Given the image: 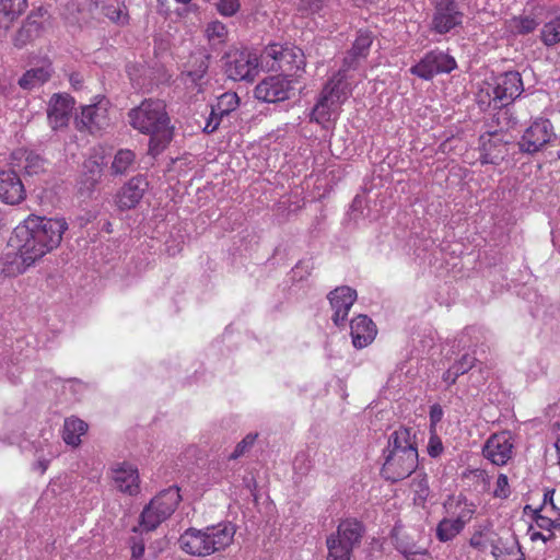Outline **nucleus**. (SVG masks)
Wrapping results in <instances>:
<instances>
[{
  "instance_id": "29",
  "label": "nucleus",
  "mask_w": 560,
  "mask_h": 560,
  "mask_svg": "<svg viewBox=\"0 0 560 560\" xmlns=\"http://www.w3.org/2000/svg\"><path fill=\"white\" fill-rule=\"evenodd\" d=\"M417 450L416 442L408 428L400 427L394 431L388 439L387 452Z\"/></svg>"
},
{
  "instance_id": "5",
  "label": "nucleus",
  "mask_w": 560,
  "mask_h": 560,
  "mask_svg": "<svg viewBox=\"0 0 560 560\" xmlns=\"http://www.w3.org/2000/svg\"><path fill=\"white\" fill-rule=\"evenodd\" d=\"M262 57L273 60L271 68L282 71L283 75H288V78H300L306 66L303 50L292 45H268L264 50Z\"/></svg>"
},
{
  "instance_id": "37",
  "label": "nucleus",
  "mask_w": 560,
  "mask_h": 560,
  "mask_svg": "<svg viewBox=\"0 0 560 560\" xmlns=\"http://www.w3.org/2000/svg\"><path fill=\"white\" fill-rule=\"evenodd\" d=\"M415 493L413 501L418 505H424L430 494L428 478L425 476H417L411 483Z\"/></svg>"
},
{
  "instance_id": "38",
  "label": "nucleus",
  "mask_w": 560,
  "mask_h": 560,
  "mask_svg": "<svg viewBox=\"0 0 560 560\" xmlns=\"http://www.w3.org/2000/svg\"><path fill=\"white\" fill-rule=\"evenodd\" d=\"M541 40L547 46H552L560 42V20L556 19L546 23L541 30Z\"/></svg>"
},
{
  "instance_id": "4",
  "label": "nucleus",
  "mask_w": 560,
  "mask_h": 560,
  "mask_svg": "<svg viewBox=\"0 0 560 560\" xmlns=\"http://www.w3.org/2000/svg\"><path fill=\"white\" fill-rule=\"evenodd\" d=\"M180 500L179 488L175 486L159 492L140 515L141 528L147 532L154 530L175 512Z\"/></svg>"
},
{
  "instance_id": "41",
  "label": "nucleus",
  "mask_w": 560,
  "mask_h": 560,
  "mask_svg": "<svg viewBox=\"0 0 560 560\" xmlns=\"http://www.w3.org/2000/svg\"><path fill=\"white\" fill-rule=\"evenodd\" d=\"M537 26L538 22L532 16H518L513 19V27L517 34H529Z\"/></svg>"
},
{
  "instance_id": "43",
  "label": "nucleus",
  "mask_w": 560,
  "mask_h": 560,
  "mask_svg": "<svg viewBox=\"0 0 560 560\" xmlns=\"http://www.w3.org/2000/svg\"><path fill=\"white\" fill-rule=\"evenodd\" d=\"M555 489L547 490L544 494L542 504L539 506L547 514L560 517V508L553 501Z\"/></svg>"
},
{
  "instance_id": "32",
  "label": "nucleus",
  "mask_w": 560,
  "mask_h": 560,
  "mask_svg": "<svg viewBox=\"0 0 560 560\" xmlns=\"http://www.w3.org/2000/svg\"><path fill=\"white\" fill-rule=\"evenodd\" d=\"M328 549L327 560H351L353 548L342 542L334 535H329L326 539Z\"/></svg>"
},
{
  "instance_id": "26",
  "label": "nucleus",
  "mask_w": 560,
  "mask_h": 560,
  "mask_svg": "<svg viewBox=\"0 0 560 560\" xmlns=\"http://www.w3.org/2000/svg\"><path fill=\"white\" fill-rule=\"evenodd\" d=\"M393 538L397 550L406 558L427 555V548L419 544L415 534L407 533L401 528H395Z\"/></svg>"
},
{
  "instance_id": "62",
  "label": "nucleus",
  "mask_w": 560,
  "mask_h": 560,
  "mask_svg": "<svg viewBox=\"0 0 560 560\" xmlns=\"http://www.w3.org/2000/svg\"><path fill=\"white\" fill-rule=\"evenodd\" d=\"M70 81L72 82V84H73V85H75L77 83H79V81H78V80H75L73 75L70 78Z\"/></svg>"
},
{
  "instance_id": "61",
  "label": "nucleus",
  "mask_w": 560,
  "mask_h": 560,
  "mask_svg": "<svg viewBox=\"0 0 560 560\" xmlns=\"http://www.w3.org/2000/svg\"><path fill=\"white\" fill-rule=\"evenodd\" d=\"M178 3H183V4H187L189 3L191 0H176Z\"/></svg>"
},
{
  "instance_id": "27",
  "label": "nucleus",
  "mask_w": 560,
  "mask_h": 560,
  "mask_svg": "<svg viewBox=\"0 0 560 560\" xmlns=\"http://www.w3.org/2000/svg\"><path fill=\"white\" fill-rule=\"evenodd\" d=\"M363 534L364 526L361 522L354 518H347L340 522L337 532L332 535L354 549L360 545Z\"/></svg>"
},
{
  "instance_id": "11",
  "label": "nucleus",
  "mask_w": 560,
  "mask_h": 560,
  "mask_svg": "<svg viewBox=\"0 0 560 560\" xmlns=\"http://www.w3.org/2000/svg\"><path fill=\"white\" fill-rule=\"evenodd\" d=\"M556 138L553 126L548 119L535 120L523 133L518 141L520 151L534 154Z\"/></svg>"
},
{
  "instance_id": "21",
  "label": "nucleus",
  "mask_w": 560,
  "mask_h": 560,
  "mask_svg": "<svg viewBox=\"0 0 560 560\" xmlns=\"http://www.w3.org/2000/svg\"><path fill=\"white\" fill-rule=\"evenodd\" d=\"M73 109V100L69 95L55 94L48 104L47 117L52 129L68 125Z\"/></svg>"
},
{
  "instance_id": "45",
  "label": "nucleus",
  "mask_w": 560,
  "mask_h": 560,
  "mask_svg": "<svg viewBox=\"0 0 560 560\" xmlns=\"http://www.w3.org/2000/svg\"><path fill=\"white\" fill-rule=\"evenodd\" d=\"M240 5V0H220L217 8L222 15L232 16L238 11Z\"/></svg>"
},
{
  "instance_id": "31",
  "label": "nucleus",
  "mask_w": 560,
  "mask_h": 560,
  "mask_svg": "<svg viewBox=\"0 0 560 560\" xmlns=\"http://www.w3.org/2000/svg\"><path fill=\"white\" fill-rule=\"evenodd\" d=\"M50 78V71L47 68L39 67L27 70L19 80V85L25 90H32L45 83Z\"/></svg>"
},
{
  "instance_id": "33",
  "label": "nucleus",
  "mask_w": 560,
  "mask_h": 560,
  "mask_svg": "<svg viewBox=\"0 0 560 560\" xmlns=\"http://www.w3.org/2000/svg\"><path fill=\"white\" fill-rule=\"evenodd\" d=\"M240 105V98L235 92H225L221 94L211 108L219 114V116L225 117L234 112Z\"/></svg>"
},
{
  "instance_id": "28",
  "label": "nucleus",
  "mask_w": 560,
  "mask_h": 560,
  "mask_svg": "<svg viewBox=\"0 0 560 560\" xmlns=\"http://www.w3.org/2000/svg\"><path fill=\"white\" fill-rule=\"evenodd\" d=\"M88 423L77 417H70L65 420L62 439L66 444L77 447L81 444V435L88 431Z\"/></svg>"
},
{
  "instance_id": "55",
  "label": "nucleus",
  "mask_w": 560,
  "mask_h": 560,
  "mask_svg": "<svg viewBox=\"0 0 560 560\" xmlns=\"http://www.w3.org/2000/svg\"><path fill=\"white\" fill-rule=\"evenodd\" d=\"M528 535L530 537V540L535 541L537 539H541L544 541H547L552 538L553 534L549 533L548 536L544 535L540 532L534 530V528L530 526L528 529Z\"/></svg>"
},
{
  "instance_id": "46",
  "label": "nucleus",
  "mask_w": 560,
  "mask_h": 560,
  "mask_svg": "<svg viewBox=\"0 0 560 560\" xmlns=\"http://www.w3.org/2000/svg\"><path fill=\"white\" fill-rule=\"evenodd\" d=\"M493 494L500 499H506L510 495L509 479L506 475H499Z\"/></svg>"
},
{
  "instance_id": "12",
  "label": "nucleus",
  "mask_w": 560,
  "mask_h": 560,
  "mask_svg": "<svg viewBox=\"0 0 560 560\" xmlns=\"http://www.w3.org/2000/svg\"><path fill=\"white\" fill-rule=\"evenodd\" d=\"M456 68L455 59L448 54L440 50L428 52L410 71L412 74L430 80L439 73H450Z\"/></svg>"
},
{
  "instance_id": "47",
  "label": "nucleus",
  "mask_w": 560,
  "mask_h": 560,
  "mask_svg": "<svg viewBox=\"0 0 560 560\" xmlns=\"http://www.w3.org/2000/svg\"><path fill=\"white\" fill-rule=\"evenodd\" d=\"M323 8L322 0H300L298 10L302 13L313 14L320 11Z\"/></svg>"
},
{
  "instance_id": "58",
  "label": "nucleus",
  "mask_w": 560,
  "mask_h": 560,
  "mask_svg": "<svg viewBox=\"0 0 560 560\" xmlns=\"http://www.w3.org/2000/svg\"><path fill=\"white\" fill-rule=\"evenodd\" d=\"M49 460L48 459H39L36 463V468L39 469L40 474H44L46 469L48 468Z\"/></svg>"
},
{
  "instance_id": "51",
  "label": "nucleus",
  "mask_w": 560,
  "mask_h": 560,
  "mask_svg": "<svg viewBox=\"0 0 560 560\" xmlns=\"http://www.w3.org/2000/svg\"><path fill=\"white\" fill-rule=\"evenodd\" d=\"M443 452V444L438 435H432L428 444V454L431 457H438Z\"/></svg>"
},
{
  "instance_id": "50",
  "label": "nucleus",
  "mask_w": 560,
  "mask_h": 560,
  "mask_svg": "<svg viewBox=\"0 0 560 560\" xmlns=\"http://www.w3.org/2000/svg\"><path fill=\"white\" fill-rule=\"evenodd\" d=\"M360 59L363 58L361 56H357V54H353V51L350 49L347 56L343 58V65L339 71H342V74L346 75L348 70L357 68Z\"/></svg>"
},
{
  "instance_id": "56",
  "label": "nucleus",
  "mask_w": 560,
  "mask_h": 560,
  "mask_svg": "<svg viewBox=\"0 0 560 560\" xmlns=\"http://www.w3.org/2000/svg\"><path fill=\"white\" fill-rule=\"evenodd\" d=\"M443 411L440 405H433L430 410V419L432 423L441 421Z\"/></svg>"
},
{
  "instance_id": "44",
  "label": "nucleus",
  "mask_w": 560,
  "mask_h": 560,
  "mask_svg": "<svg viewBox=\"0 0 560 560\" xmlns=\"http://www.w3.org/2000/svg\"><path fill=\"white\" fill-rule=\"evenodd\" d=\"M475 362V357L470 354H464L458 361H456L452 365V368L457 372L458 375H463L474 368Z\"/></svg>"
},
{
  "instance_id": "18",
  "label": "nucleus",
  "mask_w": 560,
  "mask_h": 560,
  "mask_svg": "<svg viewBox=\"0 0 560 560\" xmlns=\"http://www.w3.org/2000/svg\"><path fill=\"white\" fill-rule=\"evenodd\" d=\"M149 187V183L143 175H137L130 178L117 194V206L121 210L135 208L142 199Z\"/></svg>"
},
{
  "instance_id": "22",
  "label": "nucleus",
  "mask_w": 560,
  "mask_h": 560,
  "mask_svg": "<svg viewBox=\"0 0 560 560\" xmlns=\"http://www.w3.org/2000/svg\"><path fill=\"white\" fill-rule=\"evenodd\" d=\"M351 337L355 348L362 349L370 345L376 336V326L366 315H359L351 320Z\"/></svg>"
},
{
  "instance_id": "40",
  "label": "nucleus",
  "mask_w": 560,
  "mask_h": 560,
  "mask_svg": "<svg viewBox=\"0 0 560 560\" xmlns=\"http://www.w3.org/2000/svg\"><path fill=\"white\" fill-rule=\"evenodd\" d=\"M495 534L491 530L475 533L470 538L471 547L486 551L489 547L492 549V540H494Z\"/></svg>"
},
{
  "instance_id": "19",
  "label": "nucleus",
  "mask_w": 560,
  "mask_h": 560,
  "mask_svg": "<svg viewBox=\"0 0 560 560\" xmlns=\"http://www.w3.org/2000/svg\"><path fill=\"white\" fill-rule=\"evenodd\" d=\"M25 198L24 185L12 170L0 171V199L8 205H18Z\"/></svg>"
},
{
  "instance_id": "25",
  "label": "nucleus",
  "mask_w": 560,
  "mask_h": 560,
  "mask_svg": "<svg viewBox=\"0 0 560 560\" xmlns=\"http://www.w3.org/2000/svg\"><path fill=\"white\" fill-rule=\"evenodd\" d=\"M474 508L465 509L457 518H443L436 527V537L440 541H448L456 537L464 528L465 523L471 518Z\"/></svg>"
},
{
  "instance_id": "14",
  "label": "nucleus",
  "mask_w": 560,
  "mask_h": 560,
  "mask_svg": "<svg viewBox=\"0 0 560 560\" xmlns=\"http://www.w3.org/2000/svg\"><path fill=\"white\" fill-rule=\"evenodd\" d=\"M9 250L0 256V275L5 277H16L25 272L37 261L25 247L11 246Z\"/></svg>"
},
{
  "instance_id": "10",
  "label": "nucleus",
  "mask_w": 560,
  "mask_h": 560,
  "mask_svg": "<svg viewBox=\"0 0 560 560\" xmlns=\"http://www.w3.org/2000/svg\"><path fill=\"white\" fill-rule=\"evenodd\" d=\"M524 91L520 72L508 71L494 79L492 102L494 107H503L512 103Z\"/></svg>"
},
{
  "instance_id": "20",
  "label": "nucleus",
  "mask_w": 560,
  "mask_h": 560,
  "mask_svg": "<svg viewBox=\"0 0 560 560\" xmlns=\"http://www.w3.org/2000/svg\"><path fill=\"white\" fill-rule=\"evenodd\" d=\"M46 14L47 11L42 8L28 14L14 37L15 47L22 48L42 34L44 31V19Z\"/></svg>"
},
{
  "instance_id": "30",
  "label": "nucleus",
  "mask_w": 560,
  "mask_h": 560,
  "mask_svg": "<svg viewBox=\"0 0 560 560\" xmlns=\"http://www.w3.org/2000/svg\"><path fill=\"white\" fill-rule=\"evenodd\" d=\"M136 162V154L128 149H120L114 156L110 165L113 175H125L133 167Z\"/></svg>"
},
{
  "instance_id": "35",
  "label": "nucleus",
  "mask_w": 560,
  "mask_h": 560,
  "mask_svg": "<svg viewBox=\"0 0 560 560\" xmlns=\"http://www.w3.org/2000/svg\"><path fill=\"white\" fill-rule=\"evenodd\" d=\"M502 147L501 144L498 145L497 141L491 138L483 142L479 158L481 164H498L499 161L503 159Z\"/></svg>"
},
{
  "instance_id": "57",
  "label": "nucleus",
  "mask_w": 560,
  "mask_h": 560,
  "mask_svg": "<svg viewBox=\"0 0 560 560\" xmlns=\"http://www.w3.org/2000/svg\"><path fill=\"white\" fill-rule=\"evenodd\" d=\"M458 376L459 375L457 374V372L451 366L443 373L442 378L444 382L452 385V384H455Z\"/></svg>"
},
{
  "instance_id": "42",
  "label": "nucleus",
  "mask_w": 560,
  "mask_h": 560,
  "mask_svg": "<svg viewBox=\"0 0 560 560\" xmlns=\"http://www.w3.org/2000/svg\"><path fill=\"white\" fill-rule=\"evenodd\" d=\"M258 434L249 433L241 442L237 443L234 451L229 456L230 459H237L244 455L255 443Z\"/></svg>"
},
{
  "instance_id": "53",
  "label": "nucleus",
  "mask_w": 560,
  "mask_h": 560,
  "mask_svg": "<svg viewBox=\"0 0 560 560\" xmlns=\"http://www.w3.org/2000/svg\"><path fill=\"white\" fill-rule=\"evenodd\" d=\"M26 162L25 168L28 173H36L43 166V160L37 155H28Z\"/></svg>"
},
{
  "instance_id": "8",
  "label": "nucleus",
  "mask_w": 560,
  "mask_h": 560,
  "mask_svg": "<svg viewBox=\"0 0 560 560\" xmlns=\"http://www.w3.org/2000/svg\"><path fill=\"white\" fill-rule=\"evenodd\" d=\"M464 13L455 0H438L430 28L436 34L443 35L462 25Z\"/></svg>"
},
{
  "instance_id": "64",
  "label": "nucleus",
  "mask_w": 560,
  "mask_h": 560,
  "mask_svg": "<svg viewBox=\"0 0 560 560\" xmlns=\"http://www.w3.org/2000/svg\"><path fill=\"white\" fill-rule=\"evenodd\" d=\"M558 158L560 159V151L558 152Z\"/></svg>"
},
{
  "instance_id": "6",
  "label": "nucleus",
  "mask_w": 560,
  "mask_h": 560,
  "mask_svg": "<svg viewBox=\"0 0 560 560\" xmlns=\"http://www.w3.org/2000/svg\"><path fill=\"white\" fill-rule=\"evenodd\" d=\"M345 80L346 75L338 71L325 84L311 114L312 119L317 122L329 120L331 112L347 98Z\"/></svg>"
},
{
  "instance_id": "36",
  "label": "nucleus",
  "mask_w": 560,
  "mask_h": 560,
  "mask_svg": "<svg viewBox=\"0 0 560 560\" xmlns=\"http://www.w3.org/2000/svg\"><path fill=\"white\" fill-rule=\"evenodd\" d=\"M373 43V34L368 30H360L352 45L351 50L363 59L368 57L370 47Z\"/></svg>"
},
{
  "instance_id": "23",
  "label": "nucleus",
  "mask_w": 560,
  "mask_h": 560,
  "mask_svg": "<svg viewBox=\"0 0 560 560\" xmlns=\"http://www.w3.org/2000/svg\"><path fill=\"white\" fill-rule=\"evenodd\" d=\"M79 129H88L92 133L105 128L108 125L106 109L98 105H86L82 107L81 115L75 117Z\"/></svg>"
},
{
  "instance_id": "17",
  "label": "nucleus",
  "mask_w": 560,
  "mask_h": 560,
  "mask_svg": "<svg viewBox=\"0 0 560 560\" xmlns=\"http://www.w3.org/2000/svg\"><path fill=\"white\" fill-rule=\"evenodd\" d=\"M328 300L334 310L331 319L335 325L340 326L347 319L349 311L357 300V291L347 285L338 287L329 292Z\"/></svg>"
},
{
  "instance_id": "16",
  "label": "nucleus",
  "mask_w": 560,
  "mask_h": 560,
  "mask_svg": "<svg viewBox=\"0 0 560 560\" xmlns=\"http://www.w3.org/2000/svg\"><path fill=\"white\" fill-rule=\"evenodd\" d=\"M115 488L121 493L137 495L140 492V477L137 467L129 463H118L112 468Z\"/></svg>"
},
{
  "instance_id": "60",
  "label": "nucleus",
  "mask_w": 560,
  "mask_h": 560,
  "mask_svg": "<svg viewBox=\"0 0 560 560\" xmlns=\"http://www.w3.org/2000/svg\"><path fill=\"white\" fill-rule=\"evenodd\" d=\"M534 510H535V509H532V506H530V505H526V506L524 508V513H525V514H527L528 512H532V513L534 514Z\"/></svg>"
},
{
  "instance_id": "34",
  "label": "nucleus",
  "mask_w": 560,
  "mask_h": 560,
  "mask_svg": "<svg viewBox=\"0 0 560 560\" xmlns=\"http://www.w3.org/2000/svg\"><path fill=\"white\" fill-rule=\"evenodd\" d=\"M27 0H1L0 13H2L8 23L11 24L18 19L26 9Z\"/></svg>"
},
{
  "instance_id": "54",
  "label": "nucleus",
  "mask_w": 560,
  "mask_h": 560,
  "mask_svg": "<svg viewBox=\"0 0 560 560\" xmlns=\"http://www.w3.org/2000/svg\"><path fill=\"white\" fill-rule=\"evenodd\" d=\"M144 555V544L142 541L133 542L131 547V559L130 560H142Z\"/></svg>"
},
{
  "instance_id": "15",
  "label": "nucleus",
  "mask_w": 560,
  "mask_h": 560,
  "mask_svg": "<svg viewBox=\"0 0 560 560\" xmlns=\"http://www.w3.org/2000/svg\"><path fill=\"white\" fill-rule=\"evenodd\" d=\"M512 453L513 444L506 432L492 434L482 448L483 456L498 466L505 465L512 457Z\"/></svg>"
},
{
  "instance_id": "52",
  "label": "nucleus",
  "mask_w": 560,
  "mask_h": 560,
  "mask_svg": "<svg viewBox=\"0 0 560 560\" xmlns=\"http://www.w3.org/2000/svg\"><path fill=\"white\" fill-rule=\"evenodd\" d=\"M84 167L92 174L91 178L96 182L102 173L101 164L96 160H89L85 162Z\"/></svg>"
},
{
  "instance_id": "63",
  "label": "nucleus",
  "mask_w": 560,
  "mask_h": 560,
  "mask_svg": "<svg viewBox=\"0 0 560 560\" xmlns=\"http://www.w3.org/2000/svg\"><path fill=\"white\" fill-rule=\"evenodd\" d=\"M501 560H525V559L509 558V559H501Z\"/></svg>"
},
{
  "instance_id": "24",
  "label": "nucleus",
  "mask_w": 560,
  "mask_h": 560,
  "mask_svg": "<svg viewBox=\"0 0 560 560\" xmlns=\"http://www.w3.org/2000/svg\"><path fill=\"white\" fill-rule=\"evenodd\" d=\"M490 551L495 560L509 558L525 559L516 537L508 532L501 536L495 534Z\"/></svg>"
},
{
  "instance_id": "9",
  "label": "nucleus",
  "mask_w": 560,
  "mask_h": 560,
  "mask_svg": "<svg viewBox=\"0 0 560 560\" xmlns=\"http://www.w3.org/2000/svg\"><path fill=\"white\" fill-rule=\"evenodd\" d=\"M292 80L288 75L277 74L265 78L254 91L255 97L265 103H278L290 98L293 91Z\"/></svg>"
},
{
  "instance_id": "1",
  "label": "nucleus",
  "mask_w": 560,
  "mask_h": 560,
  "mask_svg": "<svg viewBox=\"0 0 560 560\" xmlns=\"http://www.w3.org/2000/svg\"><path fill=\"white\" fill-rule=\"evenodd\" d=\"M67 230L65 218L31 214L13 230L9 245L25 247L38 261L60 245Z\"/></svg>"
},
{
  "instance_id": "39",
  "label": "nucleus",
  "mask_w": 560,
  "mask_h": 560,
  "mask_svg": "<svg viewBox=\"0 0 560 560\" xmlns=\"http://www.w3.org/2000/svg\"><path fill=\"white\" fill-rule=\"evenodd\" d=\"M542 511L544 510H540L539 508L534 510V521L536 525L541 529L548 530L549 533H551L552 528L560 529V517L547 513L546 515H542Z\"/></svg>"
},
{
  "instance_id": "13",
  "label": "nucleus",
  "mask_w": 560,
  "mask_h": 560,
  "mask_svg": "<svg viewBox=\"0 0 560 560\" xmlns=\"http://www.w3.org/2000/svg\"><path fill=\"white\" fill-rule=\"evenodd\" d=\"M225 65L226 75L234 81H253L258 74V58L248 50L235 52Z\"/></svg>"
},
{
  "instance_id": "2",
  "label": "nucleus",
  "mask_w": 560,
  "mask_h": 560,
  "mask_svg": "<svg viewBox=\"0 0 560 560\" xmlns=\"http://www.w3.org/2000/svg\"><path fill=\"white\" fill-rule=\"evenodd\" d=\"M130 125L141 133L150 136L149 153L156 155L162 152L173 138V128L165 103L161 100L148 98L128 113Z\"/></svg>"
},
{
  "instance_id": "59",
  "label": "nucleus",
  "mask_w": 560,
  "mask_h": 560,
  "mask_svg": "<svg viewBox=\"0 0 560 560\" xmlns=\"http://www.w3.org/2000/svg\"><path fill=\"white\" fill-rule=\"evenodd\" d=\"M205 72H206V69L197 70L194 72H189V77H191L192 81H197L203 77Z\"/></svg>"
},
{
  "instance_id": "7",
  "label": "nucleus",
  "mask_w": 560,
  "mask_h": 560,
  "mask_svg": "<svg viewBox=\"0 0 560 560\" xmlns=\"http://www.w3.org/2000/svg\"><path fill=\"white\" fill-rule=\"evenodd\" d=\"M418 450L388 452L381 469L382 476L392 482L409 477L418 467Z\"/></svg>"
},
{
  "instance_id": "3",
  "label": "nucleus",
  "mask_w": 560,
  "mask_h": 560,
  "mask_svg": "<svg viewBox=\"0 0 560 560\" xmlns=\"http://www.w3.org/2000/svg\"><path fill=\"white\" fill-rule=\"evenodd\" d=\"M234 529L230 525L208 527L205 532L189 528L179 538L180 548L192 556H209L230 546Z\"/></svg>"
},
{
  "instance_id": "49",
  "label": "nucleus",
  "mask_w": 560,
  "mask_h": 560,
  "mask_svg": "<svg viewBox=\"0 0 560 560\" xmlns=\"http://www.w3.org/2000/svg\"><path fill=\"white\" fill-rule=\"evenodd\" d=\"M223 118L224 117L219 116V114H217V113L214 114V110L211 108L210 115H209V117L207 119V124L203 127V131L206 133L214 132L219 128V126H220V124H221Z\"/></svg>"
},
{
  "instance_id": "48",
  "label": "nucleus",
  "mask_w": 560,
  "mask_h": 560,
  "mask_svg": "<svg viewBox=\"0 0 560 560\" xmlns=\"http://www.w3.org/2000/svg\"><path fill=\"white\" fill-rule=\"evenodd\" d=\"M207 34L209 38H223L228 34V31L223 23L215 21L208 25Z\"/></svg>"
}]
</instances>
